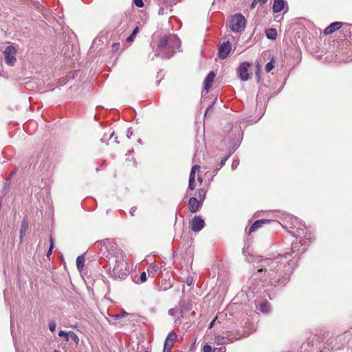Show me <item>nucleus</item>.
Returning <instances> with one entry per match:
<instances>
[{
	"label": "nucleus",
	"instance_id": "21",
	"mask_svg": "<svg viewBox=\"0 0 352 352\" xmlns=\"http://www.w3.org/2000/svg\"><path fill=\"white\" fill-rule=\"evenodd\" d=\"M72 339L76 344V345H78L79 344V338L78 336L73 331H69V339Z\"/></svg>",
	"mask_w": 352,
	"mask_h": 352
},
{
	"label": "nucleus",
	"instance_id": "45",
	"mask_svg": "<svg viewBox=\"0 0 352 352\" xmlns=\"http://www.w3.org/2000/svg\"><path fill=\"white\" fill-rule=\"evenodd\" d=\"M214 322V320L212 321L210 324V327H212V326L213 325V323Z\"/></svg>",
	"mask_w": 352,
	"mask_h": 352
},
{
	"label": "nucleus",
	"instance_id": "49",
	"mask_svg": "<svg viewBox=\"0 0 352 352\" xmlns=\"http://www.w3.org/2000/svg\"><path fill=\"white\" fill-rule=\"evenodd\" d=\"M54 352H60V351L58 350H55Z\"/></svg>",
	"mask_w": 352,
	"mask_h": 352
},
{
	"label": "nucleus",
	"instance_id": "40",
	"mask_svg": "<svg viewBox=\"0 0 352 352\" xmlns=\"http://www.w3.org/2000/svg\"><path fill=\"white\" fill-rule=\"evenodd\" d=\"M226 160H227V157L221 160V163H220L221 166H223V165L225 164Z\"/></svg>",
	"mask_w": 352,
	"mask_h": 352
},
{
	"label": "nucleus",
	"instance_id": "43",
	"mask_svg": "<svg viewBox=\"0 0 352 352\" xmlns=\"http://www.w3.org/2000/svg\"><path fill=\"white\" fill-rule=\"evenodd\" d=\"M168 313H169V314L173 315V313H174V309H170L168 311Z\"/></svg>",
	"mask_w": 352,
	"mask_h": 352
},
{
	"label": "nucleus",
	"instance_id": "2",
	"mask_svg": "<svg viewBox=\"0 0 352 352\" xmlns=\"http://www.w3.org/2000/svg\"><path fill=\"white\" fill-rule=\"evenodd\" d=\"M287 256H290L289 253L285 254L284 256L278 255L273 259L265 258L262 261V266L265 268V272H267L269 276H272L274 274L271 272L274 270L279 271L287 262Z\"/></svg>",
	"mask_w": 352,
	"mask_h": 352
},
{
	"label": "nucleus",
	"instance_id": "12",
	"mask_svg": "<svg viewBox=\"0 0 352 352\" xmlns=\"http://www.w3.org/2000/svg\"><path fill=\"white\" fill-rule=\"evenodd\" d=\"M342 25V22H333L324 29V34L325 35L331 34L341 28Z\"/></svg>",
	"mask_w": 352,
	"mask_h": 352
},
{
	"label": "nucleus",
	"instance_id": "35",
	"mask_svg": "<svg viewBox=\"0 0 352 352\" xmlns=\"http://www.w3.org/2000/svg\"><path fill=\"white\" fill-rule=\"evenodd\" d=\"M138 32H139V28L135 27V29L133 30L131 35H133V36L135 37Z\"/></svg>",
	"mask_w": 352,
	"mask_h": 352
},
{
	"label": "nucleus",
	"instance_id": "18",
	"mask_svg": "<svg viewBox=\"0 0 352 352\" xmlns=\"http://www.w3.org/2000/svg\"><path fill=\"white\" fill-rule=\"evenodd\" d=\"M28 228V222L25 219H23L21 223V230H20V237L21 238L23 234L25 233Z\"/></svg>",
	"mask_w": 352,
	"mask_h": 352
},
{
	"label": "nucleus",
	"instance_id": "9",
	"mask_svg": "<svg viewBox=\"0 0 352 352\" xmlns=\"http://www.w3.org/2000/svg\"><path fill=\"white\" fill-rule=\"evenodd\" d=\"M231 50V44L229 41L223 42L219 47L218 55L221 59L228 57Z\"/></svg>",
	"mask_w": 352,
	"mask_h": 352
},
{
	"label": "nucleus",
	"instance_id": "16",
	"mask_svg": "<svg viewBox=\"0 0 352 352\" xmlns=\"http://www.w3.org/2000/svg\"><path fill=\"white\" fill-rule=\"evenodd\" d=\"M285 7V1L283 0H274L273 3V11L275 13L280 12Z\"/></svg>",
	"mask_w": 352,
	"mask_h": 352
},
{
	"label": "nucleus",
	"instance_id": "48",
	"mask_svg": "<svg viewBox=\"0 0 352 352\" xmlns=\"http://www.w3.org/2000/svg\"><path fill=\"white\" fill-rule=\"evenodd\" d=\"M234 166H236V164H232V166L233 167Z\"/></svg>",
	"mask_w": 352,
	"mask_h": 352
},
{
	"label": "nucleus",
	"instance_id": "15",
	"mask_svg": "<svg viewBox=\"0 0 352 352\" xmlns=\"http://www.w3.org/2000/svg\"><path fill=\"white\" fill-rule=\"evenodd\" d=\"M214 342L218 345H223L227 344L230 342H233V339H229L228 338H226L221 336H217L214 338Z\"/></svg>",
	"mask_w": 352,
	"mask_h": 352
},
{
	"label": "nucleus",
	"instance_id": "38",
	"mask_svg": "<svg viewBox=\"0 0 352 352\" xmlns=\"http://www.w3.org/2000/svg\"><path fill=\"white\" fill-rule=\"evenodd\" d=\"M132 134H133V131L129 129L128 130V133H127V135H127V138H131V137Z\"/></svg>",
	"mask_w": 352,
	"mask_h": 352
},
{
	"label": "nucleus",
	"instance_id": "26",
	"mask_svg": "<svg viewBox=\"0 0 352 352\" xmlns=\"http://www.w3.org/2000/svg\"><path fill=\"white\" fill-rule=\"evenodd\" d=\"M206 196V191L204 189H199L198 192V197L201 201H203Z\"/></svg>",
	"mask_w": 352,
	"mask_h": 352
},
{
	"label": "nucleus",
	"instance_id": "14",
	"mask_svg": "<svg viewBox=\"0 0 352 352\" xmlns=\"http://www.w3.org/2000/svg\"><path fill=\"white\" fill-rule=\"evenodd\" d=\"M215 77V74L213 72H210L204 80V89L206 91L210 88V83L213 82L214 78Z\"/></svg>",
	"mask_w": 352,
	"mask_h": 352
},
{
	"label": "nucleus",
	"instance_id": "1",
	"mask_svg": "<svg viewBox=\"0 0 352 352\" xmlns=\"http://www.w3.org/2000/svg\"><path fill=\"white\" fill-rule=\"evenodd\" d=\"M180 46V41L175 35L161 36L159 38L155 56L168 58L175 52L176 49Z\"/></svg>",
	"mask_w": 352,
	"mask_h": 352
},
{
	"label": "nucleus",
	"instance_id": "36",
	"mask_svg": "<svg viewBox=\"0 0 352 352\" xmlns=\"http://www.w3.org/2000/svg\"><path fill=\"white\" fill-rule=\"evenodd\" d=\"M134 38H135V36H133V35H131V36H129L126 38V41H127L128 43H131V42L133 41Z\"/></svg>",
	"mask_w": 352,
	"mask_h": 352
},
{
	"label": "nucleus",
	"instance_id": "5",
	"mask_svg": "<svg viewBox=\"0 0 352 352\" xmlns=\"http://www.w3.org/2000/svg\"><path fill=\"white\" fill-rule=\"evenodd\" d=\"M245 18L241 14L234 15L230 21V28L235 32L242 31L245 28Z\"/></svg>",
	"mask_w": 352,
	"mask_h": 352
},
{
	"label": "nucleus",
	"instance_id": "37",
	"mask_svg": "<svg viewBox=\"0 0 352 352\" xmlns=\"http://www.w3.org/2000/svg\"><path fill=\"white\" fill-rule=\"evenodd\" d=\"M257 1L256 0H254V1L252 2V3L250 5V9L251 10H253L255 7H256V5L257 4Z\"/></svg>",
	"mask_w": 352,
	"mask_h": 352
},
{
	"label": "nucleus",
	"instance_id": "30",
	"mask_svg": "<svg viewBox=\"0 0 352 352\" xmlns=\"http://www.w3.org/2000/svg\"><path fill=\"white\" fill-rule=\"evenodd\" d=\"M133 3L138 8H142L144 6V2L142 0H133Z\"/></svg>",
	"mask_w": 352,
	"mask_h": 352
},
{
	"label": "nucleus",
	"instance_id": "13",
	"mask_svg": "<svg viewBox=\"0 0 352 352\" xmlns=\"http://www.w3.org/2000/svg\"><path fill=\"white\" fill-rule=\"evenodd\" d=\"M270 222L268 219H258L256 220L250 228L249 233H252L256 231L258 228H261L263 224L267 223Z\"/></svg>",
	"mask_w": 352,
	"mask_h": 352
},
{
	"label": "nucleus",
	"instance_id": "44",
	"mask_svg": "<svg viewBox=\"0 0 352 352\" xmlns=\"http://www.w3.org/2000/svg\"><path fill=\"white\" fill-rule=\"evenodd\" d=\"M198 180H199L200 182H202L203 179H202L201 177H198Z\"/></svg>",
	"mask_w": 352,
	"mask_h": 352
},
{
	"label": "nucleus",
	"instance_id": "23",
	"mask_svg": "<svg viewBox=\"0 0 352 352\" xmlns=\"http://www.w3.org/2000/svg\"><path fill=\"white\" fill-rule=\"evenodd\" d=\"M199 168H200V166L199 165L193 166L192 167V168H191L190 173V177L189 178H192V179H195V173H196V170H199Z\"/></svg>",
	"mask_w": 352,
	"mask_h": 352
},
{
	"label": "nucleus",
	"instance_id": "8",
	"mask_svg": "<svg viewBox=\"0 0 352 352\" xmlns=\"http://www.w3.org/2000/svg\"><path fill=\"white\" fill-rule=\"evenodd\" d=\"M177 338V335L174 332H170L166 337L164 346V352H170L171 349L173 346L174 342Z\"/></svg>",
	"mask_w": 352,
	"mask_h": 352
},
{
	"label": "nucleus",
	"instance_id": "7",
	"mask_svg": "<svg viewBox=\"0 0 352 352\" xmlns=\"http://www.w3.org/2000/svg\"><path fill=\"white\" fill-rule=\"evenodd\" d=\"M191 229L193 232H197L201 230L204 226V220L200 216H195L190 222Z\"/></svg>",
	"mask_w": 352,
	"mask_h": 352
},
{
	"label": "nucleus",
	"instance_id": "25",
	"mask_svg": "<svg viewBox=\"0 0 352 352\" xmlns=\"http://www.w3.org/2000/svg\"><path fill=\"white\" fill-rule=\"evenodd\" d=\"M50 247L47 253V256H50L54 248V239L52 236L50 237Z\"/></svg>",
	"mask_w": 352,
	"mask_h": 352
},
{
	"label": "nucleus",
	"instance_id": "39",
	"mask_svg": "<svg viewBox=\"0 0 352 352\" xmlns=\"http://www.w3.org/2000/svg\"><path fill=\"white\" fill-rule=\"evenodd\" d=\"M258 3H260L261 5L265 4L267 0H256Z\"/></svg>",
	"mask_w": 352,
	"mask_h": 352
},
{
	"label": "nucleus",
	"instance_id": "10",
	"mask_svg": "<svg viewBox=\"0 0 352 352\" xmlns=\"http://www.w3.org/2000/svg\"><path fill=\"white\" fill-rule=\"evenodd\" d=\"M250 66V64L248 62H244L241 63L239 68H238V73L239 75L240 78L245 81L248 80L249 75H248V68Z\"/></svg>",
	"mask_w": 352,
	"mask_h": 352
},
{
	"label": "nucleus",
	"instance_id": "20",
	"mask_svg": "<svg viewBox=\"0 0 352 352\" xmlns=\"http://www.w3.org/2000/svg\"><path fill=\"white\" fill-rule=\"evenodd\" d=\"M85 263V258L83 256H78L76 258V266L79 270H81L83 267Z\"/></svg>",
	"mask_w": 352,
	"mask_h": 352
},
{
	"label": "nucleus",
	"instance_id": "33",
	"mask_svg": "<svg viewBox=\"0 0 352 352\" xmlns=\"http://www.w3.org/2000/svg\"><path fill=\"white\" fill-rule=\"evenodd\" d=\"M186 283L190 286L193 283V278L192 276H188L186 279Z\"/></svg>",
	"mask_w": 352,
	"mask_h": 352
},
{
	"label": "nucleus",
	"instance_id": "29",
	"mask_svg": "<svg viewBox=\"0 0 352 352\" xmlns=\"http://www.w3.org/2000/svg\"><path fill=\"white\" fill-rule=\"evenodd\" d=\"M195 180L192 178H189L188 188L191 190L195 189Z\"/></svg>",
	"mask_w": 352,
	"mask_h": 352
},
{
	"label": "nucleus",
	"instance_id": "42",
	"mask_svg": "<svg viewBox=\"0 0 352 352\" xmlns=\"http://www.w3.org/2000/svg\"><path fill=\"white\" fill-rule=\"evenodd\" d=\"M136 210V208H131V209L130 210V213L131 214V215H133V213L135 212Z\"/></svg>",
	"mask_w": 352,
	"mask_h": 352
},
{
	"label": "nucleus",
	"instance_id": "41",
	"mask_svg": "<svg viewBox=\"0 0 352 352\" xmlns=\"http://www.w3.org/2000/svg\"><path fill=\"white\" fill-rule=\"evenodd\" d=\"M222 349L221 348H215L213 349L212 352H221Z\"/></svg>",
	"mask_w": 352,
	"mask_h": 352
},
{
	"label": "nucleus",
	"instance_id": "51",
	"mask_svg": "<svg viewBox=\"0 0 352 352\" xmlns=\"http://www.w3.org/2000/svg\"><path fill=\"white\" fill-rule=\"evenodd\" d=\"M146 352H148V351H146Z\"/></svg>",
	"mask_w": 352,
	"mask_h": 352
},
{
	"label": "nucleus",
	"instance_id": "34",
	"mask_svg": "<svg viewBox=\"0 0 352 352\" xmlns=\"http://www.w3.org/2000/svg\"><path fill=\"white\" fill-rule=\"evenodd\" d=\"M212 109H213V106L212 105H210L209 106L206 110V112H205V116H206L208 114H209L210 113H212Z\"/></svg>",
	"mask_w": 352,
	"mask_h": 352
},
{
	"label": "nucleus",
	"instance_id": "4",
	"mask_svg": "<svg viewBox=\"0 0 352 352\" xmlns=\"http://www.w3.org/2000/svg\"><path fill=\"white\" fill-rule=\"evenodd\" d=\"M104 247L107 252L105 256L109 260V265H111L112 261L122 259V258L125 257L123 252L113 241L106 240L104 241Z\"/></svg>",
	"mask_w": 352,
	"mask_h": 352
},
{
	"label": "nucleus",
	"instance_id": "19",
	"mask_svg": "<svg viewBox=\"0 0 352 352\" xmlns=\"http://www.w3.org/2000/svg\"><path fill=\"white\" fill-rule=\"evenodd\" d=\"M259 310L264 314L269 313L270 311V304L268 302L261 303L259 307Z\"/></svg>",
	"mask_w": 352,
	"mask_h": 352
},
{
	"label": "nucleus",
	"instance_id": "17",
	"mask_svg": "<svg viewBox=\"0 0 352 352\" xmlns=\"http://www.w3.org/2000/svg\"><path fill=\"white\" fill-rule=\"evenodd\" d=\"M265 34L267 38L274 40L277 36V32L276 29L270 28L266 30Z\"/></svg>",
	"mask_w": 352,
	"mask_h": 352
},
{
	"label": "nucleus",
	"instance_id": "28",
	"mask_svg": "<svg viewBox=\"0 0 352 352\" xmlns=\"http://www.w3.org/2000/svg\"><path fill=\"white\" fill-rule=\"evenodd\" d=\"M148 275L149 276H152L153 277L154 276V274L156 272V269L154 266H149L148 270Z\"/></svg>",
	"mask_w": 352,
	"mask_h": 352
},
{
	"label": "nucleus",
	"instance_id": "50",
	"mask_svg": "<svg viewBox=\"0 0 352 352\" xmlns=\"http://www.w3.org/2000/svg\"><path fill=\"white\" fill-rule=\"evenodd\" d=\"M320 352H322V351H320Z\"/></svg>",
	"mask_w": 352,
	"mask_h": 352
},
{
	"label": "nucleus",
	"instance_id": "27",
	"mask_svg": "<svg viewBox=\"0 0 352 352\" xmlns=\"http://www.w3.org/2000/svg\"><path fill=\"white\" fill-rule=\"evenodd\" d=\"M48 326H49L50 330L52 332H53L56 329V322L54 320H51V321L49 322Z\"/></svg>",
	"mask_w": 352,
	"mask_h": 352
},
{
	"label": "nucleus",
	"instance_id": "3",
	"mask_svg": "<svg viewBox=\"0 0 352 352\" xmlns=\"http://www.w3.org/2000/svg\"><path fill=\"white\" fill-rule=\"evenodd\" d=\"M112 269L109 268V274L114 278L124 279L129 272L127 269L128 263L125 257L122 259H118L112 261L111 265Z\"/></svg>",
	"mask_w": 352,
	"mask_h": 352
},
{
	"label": "nucleus",
	"instance_id": "6",
	"mask_svg": "<svg viewBox=\"0 0 352 352\" xmlns=\"http://www.w3.org/2000/svg\"><path fill=\"white\" fill-rule=\"evenodd\" d=\"M16 49L12 45L8 46L3 51V56L6 63L10 66L14 65L16 61Z\"/></svg>",
	"mask_w": 352,
	"mask_h": 352
},
{
	"label": "nucleus",
	"instance_id": "22",
	"mask_svg": "<svg viewBox=\"0 0 352 352\" xmlns=\"http://www.w3.org/2000/svg\"><path fill=\"white\" fill-rule=\"evenodd\" d=\"M274 58L271 60V61L268 62L267 65H265V71L267 72H270L274 68Z\"/></svg>",
	"mask_w": 352,
	"mask_h": 352
},
{
	"label": "nucleus",
	"instance_id": "32",
	"mask_svg": "<svg viewBox=\"0 0 352 352\" xmlns=\"http://www.w3.org/2000/svg\"><path fill=\"white\" fill-rule=\"evenodd\" d=\"M140 279L142 283H144V282H145L146 280L147 276H146V274L145 272H142V274H140Z\"/></svg>",
	"mask_w": 352,
	"mask_h": 352
},
{
	"label": "nucleus",
	"instance_id": "11",
	"mask_svg": "<svg viewBox=\"0 0 352 352\" xmlns=\"http://www.w3.org/2000/svg\"><path fill=\"white\" fill-rule=\"evenodd\" d=\"M200 200L198 201L196 197H190L188 201V210L190 212L194 213L199 210L201 206Z\"/></svg>",
	"mask_w": 352,
	"mask_h": 352
},
{
	"label": "nucleus",
	"instance_id": "24",
	"mask_svg": "<svg viewBox=\"0 0 352 352\" xmlns=\"http://www.w3.org/2000/svg\"><path fill=\"white\" fill-rule=\"evenodd\" d=\"M58 336L60 337H65V341L67 342L69 340V331L67 332V331H65L63 330H60L58 332Z\"/></svg>",
	"mask_w": 352,
	"mask_h": 352
},
{
	"label": "nucleus",
	"instance_id": "47",
	"mask_svg": "<svg viewBox=\"0 0 352 352\" xmlns=\"http://www.w3.org/2000/svg\"><path fill=\"white\" fill-rule=\"evenodd\" d=\"M234 166H236V164H232V166L233 167Z\"/></svg>",
	"mask_w": 352,
	"mask_h": 352
},
{
	"label": "nucleus",
	"instance_id": "46",
	"mask_svg": "<svg viewBox=\"0 0 352 352\" xmlns=\"http://www.w3.org/2000/svg\"><path fill=\"white\" fill-rule=\"evenodd\" d=\"M263 267H262V268H261V269H259V270H258V272H261V271H263Z\"/></svg>",
	"mask_w": 352,
	"mask_h": 352
},
{
	"label": "nucleus",
	"instance_id": "31",
	"mask_svg": "<svg viewBox=\"0 0 352 352\" xmlns=\"http://www.w3.org/2000/svg\"><path fill=\"white\" fill-rule=\"evenodd\" d=\"M213 351V349H212V347L206 344L204 347H203V352H212Z\"/></svg>",
	"mask_w": 352,
	"mask_h": 352
}]
</instances>
